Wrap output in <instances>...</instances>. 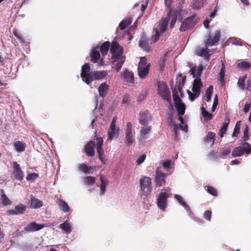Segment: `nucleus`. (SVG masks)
I'll return each mask as SVG.
<instances>
[{"instance_id":"obj_1","label":"nucleus","mask_w":251,"mask_h":251,"mask_svg":"<svg viewBox=\"0 0 251 251\" xmlns=\"http://www.w3.org/2000/svg\"><path fill=\"white\" fill-rule=\"evenodd\" d=\"M181 95V87L179 85L177 87H176L173 91V96L175 107L179 116L178 120L180 121L179 127L182 130L187 131L188 129L187 126L183 122V118L181 117V116L184 115L185 111V105L179 98V96Z\"/></svg>"},{"instance_id":"obj_2","label":"nucleus","mask_w":251,"mask_h":251,"mask_svg":"<svg viewBox=\"0 0 251 251\" xmlns=\"http://www.w3.org/2000/svg\"><path fill=\"white\" fill-rule=\"evenodd\" d=\"M107 74V71H95L91 72L89 65L85 64L82 66L80 76L84 82L90 85L93 80L104 78Z\"/></svg>"},{"instance_id":"obj_3","label":"nucleus","mask_w":251,"mask_h":251,"mask_svg":"<svg viewBox=\"0 0 251 251\" xmlns=\"http://www.w3.org/2000/svg\"><path fill=\"white\" fill-rule=\"evenodd\" d=\"M109 47L110 42H105L100 47L96 46L94 47L91 52V61L98 66L104 65V56L107 54Z\"/></svg>"},{"instance_id":"obj_4","label":"nucleus","mask_w":251,"mask_h":251,"mask_svg":"<svg viewBox=\"0 0 251 251\" xmlns=\"http://www.w3.org/2000/svg\"><path fill=\"white\" fill-rule=\"evenodd\" d=\"M110 52L112 54V67L119 71L125 61V56L123 55V48L116 42L112 43Z\"/></svg>"},{"instance_id":"obj_5","label":"nucleus","mask_w":251,"mask_h":251,"mask_svg":"<svg viewBox=\"0 0 251 251\" xmlns=\"http://www.w3.org/2000/svg\"><path fill=\"white\" fill-rule=\"evenodd\" d=\"M220 31L216 30L214 36H210L205 41V47H199L196 50V54L198 56L208 58L209 56V50L208 49V47L213 46L215 43L217 42L220 39Z\"/></svg>"},{"instance_id":"obj_6","label":"nucleus","mask_w":251,"mask_h":251,"mask_svg":"<svg viewBox=\"0 0 251 251\" xmlns=\"http://www.w3.org/2000/svg\"><path fill=\"white\" fill-rule=\"evenodd\" d=\"M171 12L170 11L166 15L165 18L162 19L159 23L156 26L154 29L155 34L152 37L153 41L156 42L159 38L161 34L165 32L166 27L168 25L170 18Z\"/></svg>"},{"instance_id":"obj_7","label":"nucleus","mask_w":251,"mask_h":251,"mask_svg":"<svg viewBox=\"0 0 251 251\" xmlns=\"http://www.w3.org/2000/svg\"><path fill=\"white\" fill-rule=\"evenodd\" d=\"M147 59L142 57L138 64V75L141 78H144L148 74L150 68V63L147 64Z\"/></svg>"},{"instance_id":"obj_8","label":"nucleus","mask_w":251,"mask_h":251,"mask_svg":"<svg viewBox=\"0 0 251 251\" xmlns=\"http://www.w3.org/2000/svg\"><path fill=\"white\" fill-rule=\"evenodd\" d=\"M140 189L143 194L146 196H148L152 190L151 181L150 177L143 176L140 179Z\"/></svg>"},{"instance_id":"obj_9","label":"nucleus","mask_w":251,"mask_h":251,"mask_svg":"<svg viewBox=\"0 0 251 251\" xmlns=\"http://www.w3.org/2000/svg\"><path fill=\"white\" fill-rule=\"evenodd\" d=\"M157 91L159 96L163 100L171 103V99L169 89L163 82H158Z\"/></svg>"},{"instance_id":"obj_10","label":"nucleus","mask_w":251,"mask_h":251,"mask_svg":"<svg viewBox=\"0 0 251 251\" xmlns=\"http://www.w3.org/2000/svg\"><path fill=\"white\" fill-rule=\"evenodd\" d=\"M134 141V132L132 127V124L128 122L125 129V143L127 146L129 147L133 143Z\"/></svg>"},{"instance_id":"obj_11","label":"nucleus","mask_w":251,"mask_h":251,"mask_svg":"<svg viewBox=\"0 0 251 251\" xmlns=\"http://www.w3.org/2000/svg\"><path fill=\"white\" fill-rule=\"evenodd\" d=\"M245 152L246 153H251V147L248 143H245L243 146L235 148L232 151V155L233 157L240 156Z\"/></svg>"},{"instance_id":"obj_12","label":"nucleus","mask_w":251,"mask_h":251,"mask_svg":"<svg viewBox=\"0 0 251 251\" xmlns=\"http://www.w3.org/2000/svg\"><path fill=\"white\" fill-rule=\"evenodd\" d=\"M167 175L162 171L161 167H158L155 170V182L157 186L164 185L166 182Z\"/></svg>"},{"instance_id":"obj_13","label":"nucleus","mask_w":251,"mask_h":251,"mask_svg":"<svg viewBox=\"0 0 251 251\" xmlns=\"http://www.w3.org/2000/svg\"><path fill=\"white\" fill-rule=\"evenodd\" d=\"M168 195L166 192H161L157 198L156 204L162 211H165L167 205V199Z\"/></svg>"},{"instance_id":"obj_14","label":"nucleus","mask_w":251,"mask_h":251,"mask_svg":"<svg viewBox=\"0 0 251 251\" xmlns=\"http://www.w3.org/2000/svg\"><path fill=\"white\" fill-rule=\"evenodd\" d=\"M13 172L12 174V177L15 179L22 180L24 177V172L22 171L20 165L16 162H13Z\"/></svg>"},{"instance_id":"obj_15","label":"nucleus","mask_w":251,"mask_h":251,"mask_svg":"<svg viewBox=\"0 0 251 251\" xmlns=\"http://www.w3.org/2000/svg\"><path fill=\"white\" fill-rule=\"evenodd\" d=\"M195 22V16H191L185 19L181 24L179 30L185 31L192 27Z\"/></svg>"},{"instance_id":"obj_16","label":"nucleus","mask_w":251,"mask_h":251,"mask_svg":"<svg viewBox=\"0 0 251 251\" xmlns=\"http://www.w3.org/2000/svg\"><path fill=\"white\" fill-rule=\"evenodd\" d=\"M45 227L44 224H38L33 222L27 225L24 228V230L26 232H34L39 230Z\"/></svg>"},{"instance_id":"obj_17","label":"nucleus","mask_w":251,"mask_h":251,"mask_svg":"<svg viewBox=\"0 0 251 251\" xmlns=\"http://www.w3.org/2000/svg\"><path fill=\"white\" fill-rule=\"evenodd\" d=\"M151 120V115L148 112L144 111L140 112L139 120L141 125L144 126H147Z\"/></svg>"},{"instance_id":"obj_18","label":"nucleus","mask_w":251,"mask_h":251,"mask_svg":"<svg viewBox=\"0 0 251 251\" xmlns=\"http://www.w3.org/2000/svg\"><path fill=\"white\" fill-rule=\"evenodd\" d=\"M151 130V126L142 127L139 132V139L142 141H145L149 137Z\"/></svg>"},{"instance_id":"obj_19","label":"nucleus","mask_w":251,"mask_h":251,"mask_svg":"<svg viewBox=\"0 0 251 251\" xmlns=\"http://www.w3.org/2000/svg\"><path fill=\"white\" fill-rule=\"evenodd\" d=\"M120 128L116 126H110L108 131V139L111 140L117 138L119 135Z\"/></svg>"},{"instance_id":"obj_20","label":"nucleus","mask_w":251,"mask_h":251,"mask_svg":"<svg viewBox=\"0 0 251 251\" xmlns=\"http://www.w3.org/2000/svg\"><path fill=\"white\" fill-rule=\"evenodd\" d=\"M59 227L67 234H69L73 230V225L69 220L61 224Z\"/></svg>"},{"instance_id":"obj_21","label":"nucleus","mask_w":251,"mask_h":251,"mask_svg":"<svg viewBox=\"0 0 251 251\" xmlns=\"http://www.w3.org/2000/svg\"><path fill=\"white\" fill-rule=\"evenodd\" d=\"M174 198L186 210L189 216H191L192 212L191 211L190 208L189 206L184 201L183 198L180 195L176 194L174 196Z\"/></svg>"},{"instance_id":"obj_22","label":"nucleus","mask_w":251,"mask_h":251,"mask_svg":"<svg viewBox=\"0 0 251 251\" xmlns=\"http://www.w3.org/2000/svg\"><path fill=\"white\" fill-rule=\"evenodd\" d=\"M109 86L106 82H103L100 84L98 88L100 97L104 98L107 94Z\"/></svg>"},{"instance_id":"obj_23","label":"nucleus","mask_w":251,"mask_h":251,"mask_svg":"<svg viewBox=\"0 0 251 251\" xmlns=\"http://www.w3.org/2000/svg\"><path fill=\"white\" fill-rule=\"evenodd\" d=\"M56 203L60 209L64 212H67L70 211V208L68 203L63 200L57 199Z\"/></svg>"},{"instance_id":"obj_24","label":"nucleus","mask_w":251,"mask_h":251,"mask_svg":"<svg viewBox=\"0 0 251 251\" xmlns=\"http://www.w3.org/2000/svg\"><path fill=\"white\" fill-rule=\"evenodd\" d=\"M95 143L92 141H89L85 147V151L86 154L89 156H93L95 154L94 147Z\"/></svg>"},{"instance_id":"obj_25","label":"nucleus","mask_w":251,"mask_h":251,"mask_svg":"<svg viewBox=\"0 0 251 251\" xmlns=\"http://www.w3.org/2000/svg\"><path fill=\"white\" fill-rule=\"evenodd\" d=\"M203 70V67L200 65L198 67H194L191 69V73L193 75V77L199 78L201 73Z\"/></svg>"},{"instance_id":"obj_26","label":"nucleus","mask_w":251,"mask_h":251,"mask_svg":"<svg viewBox=\"0 0 251 251\" xmlns=\"http://www.w3.org/2000/svg\"><path fill=\"white\" fill-rule=\"evenodd\" d=\"M43 205L42 201L31 196L30 207L33 208H40Z\"/></svg>"},{"instance_id":"obj_27","label":"nucleus","mask_w":251,"mask_h":251,"mask_svg":"<svg viewBox=\"0 0 251 251\" xmlns=\"http://www.w3.org/2000/svg\"><path fill=\"white\" fill-rule=\"evenodd\" d=\"M206 0H193L191 3V6L196 10L201 8L203 6V3Z\"/></svg>"},{"instance_id":"obj_28","label":"nucleus","mask_w":251,"mask_h":251,"mask_svg":"<svg viewBox=\"0 0 251 251\" xmlns=\"http://www.w3.org/2000/svg\"><path fill=\"white\" fill-rule=\"evenodd\" d=\"M201 86V79L200 78H195L194 81L192 91L193 92L196 93L200 92V89Z\"/></svg>"},{"instance_id":"obj_29","label":"nucleus","mask_w":251,"mask_h":251,"mask_svg":"<svg viewBox=\"0 0 251 251\" xmlns=\"http://www.w3.org/2000/svg\"><path fill=\"white\" fill-rule=\"evenodd\" d=\"M215 134L212 132H209L206 136L205 137V141L209 144L210 146L212 145L215 141Z\"/></svg>"},{"instance_id":"obj_30","label":"nucleus","mask_w":251,"mask_h":251,"mask_svg":"<svg viewBox=\"0 0 251 251\" xmlns=\"http://www.w3.org/2000/svg\"><path fill=\"white\" fill-rule=\"evenodd\" d=\"M160 165L161 168L162 169L163 167L166 171H170L173 166V164L170 160L164 161L160 163Z\"/></svg>"},{"instance_id":"obj_31","label":"nucleus","mask_w":251,"mask_h":251,"mask_svg":"<svg viewBox=\"0 0 251 251\" xmlns=\"http://www.w3.org/2000/svg\"><path fill=\"white\" fill-rule=\"evenodd\" d=\"M123 78L127 82L133 83V75L128 70H126L123 74Z\"/></svg>"},{"instance_id":"obj_32","label":"nucleus","mask_w":251,"mask_h":251,"mask_svg":"<svg viewBox=\"0 0 251 251\" xmlns=\"http://www.w3.org/2000/svg\"><path fill=\"white\" fill-rule=\"evenodd\" d=\"M100 179L101 181V184L100 186V195H103L105 192L106 187L108 184V180L106 179H104L102 176H100Z\"/></svg>"},{"instance_id":"obj_33","label":"nucleus","mask_w":251,"mask_h":251,"mask_svg":"<svg viewBox=\"0 0 251 251\" xmlns=\"http://www.w3.org/2000/svg\"><path fill=\"white\" fill-rule=\"evenodd\" d=\"M1 195L0 197V201L1 203L3 205H8L11 204V201L10 199L6 196V195L4 193L3 191L1 190Z\"/></svg>"},{"instance_id":"obj_34","label":"nucleus","mask_w":251,"mask_h":251,"mask_svg":"<svg viewBox=\"0 0 251 251\" xmlns=\"http://www.w3.org/2000/svg\"><path fill=\"white\" fill-rule=\"evenodd\" d=\"M229 123V119L228 118L225 120L223 124V126L220 131V136L222 137L223 135L227 130V128Z\"/></svg>"},{"instance_id":"obj_35","label":"nucleus","mask_w":251,"mask_h":251,"mask_svg":"<svg viewBox=\"0 0 251 251\" xmlns=\"http://www.w3.org/2000/svg\"><path fill=\"white\" fill-rule=\"evenodd\" d=\"M131 23V20L130 18L126 19L123 20L119 24V28L121 29H124L126 26Z\"/></svg>"},{"instance_id":"obj_36","label":"nucleus","mask_w":251,"mask_h":251,"mask_svg":"<svg viewBox=\"0 0 251 251\" xmlns=\"http://www.w3.org/2000/svg\"><path fill=\"white\" fill-rule=\"evenodd\" d=\"M139 45L144 50L147 51H149L150 50V47L146 40L142 39L139 42Z\"/></svg>"},{"instance_id":"obj_37","label":"nucleus","mask_w":251,"mask_h":251,"mask_svg":"<svg viewBox=\"0 0 251 251\" xmlns=\"http://www.w3.org/2000/svg\"><path fill=\"white\" fill-rule=\"evenodd\" d=\"M14 147L15 150L18 152H22L25 149V144L20 141L16 142L14 144Z\"/></svg>"},{"instance_id":"obj_38","label":"nucleus","mask_w":251,"mask_h":251,"mask_svg":"<svg viewBox=\"0 0 251 251\" xmlns=\"http://www.w3.org/2000/svg\"><path fill=\"white\" fill-rule=\"evenodd\" d=\"M83 180L85 185H91L95 182V178L91 176L84 177Z\"/></svg>"},{"instance_id":"obj_39","label":"nucleus","mask_w":251,"mask_h":251,"mask_svg":"<svg viewBox=\"0 0 251 251\" xmlns=\"http://www.w3.org/2000/svg\"><path fill=\"white\" fill-rule=\"evenodd\" d=\"M25 206L23 204H19L17 205L15 207L17 214H21L24 213L25 210Z\"/></svg>"},{"instance_id":"obj_40","label":"nucleus","mask_w":251,"mask_h":251,"mask_svg":"<svg viewBox=\"0 0 251 251\" xmlns=\"http://www.w3.org/2000/svg\"><path fill=\"white\" fill-rule=\"evenodd\" d=\"M201 109L202 115L203 117H204L205 119H206L207 120H210L212 119V114L208 112L206 110V109L203 107H202L201 108Z\"/></svg>"},{"instance_id":"obj_41","label":"nucleus","mask_w":251,"mask_h":251,"mask_svg":"<svg viewBox=\"0 0 251 251\" xmlns=\"http://www.w3.org/2000/svg\"><path fill=\"white\" fill-rule=\"evenodd\" d=\"M213 87L212 85L209 86L207 89L206 91V97L207 99V101H209L211 99L212 94L213 93Z\"/></svg>"},{"instance_id":"obj_42","label":"nucleus","mask_w":251,"mask_h":251,"mask_svg":"<svg viewBox=\"0 0 251 251\" xmlns=\"http://www.w3.org/2000/svg\"><path fill=\"white\" fill-rule=\"evenodd\" d=\"M38 177V174L35 173L29 174L26 176V180L31 182L34 181Z\"/></svg>"},{"instance_id":"obj_43","label":"nucleus","mask_w":251,"mask_h":251,"mask_svg":"<svg viewBox=\"0 0 251 251\" xmlns=\"http://www.w3.org/2000/svg\"><path fill=\"white\" fill-rule=\"evenodd\" d=\"M246 78V76H243L239 78L237 84L239 87L241 89V90L244 89L245 86V79Z\"/></svg>"},{"instance_id":"obj_44","label":"nucleus","mask_w":251,"mask_h":251,"mask_svg":"<svg viewBox=\"0 0 251 251\" xmlns=\"http://www.w3.org/2000/svg\"><path fill=\"white\" fill-rule=\"evenodd\" d=\"M79 170L84 173H87L90 169V167L87 166L85 164H81L79 165Z\"/></svg>"},{"instance_id":"obj_45","label":"nucleus","mask_w":251,"mask_h":251,"mask_svg":"<svg viewBox=\"0 0 251 251\" xmlns=\"http://www.w3.org/2000/svg\"><path fill=\"white\" fill-rule=\"evenodd\" d=\"M251 66V64L248 62L243 61L238 64V66L240 69H247Z\"/></svg>"},{"instance_id":"obj_46","label":"nucleus","mask_w":251,"mask_h":251,"mask_svg":"<svg viewBox=\"0 0 251 251\" xmlns=\"http://www.w3.org/2000/svg\"><path fill=\"white\" fill-rule=\"evenodd\" d=\"M231 151L230 148L229 147H224L221 151V155L223 158L230 153Z\"/></svg>"},{"instance_id":"obj_47","label":"nucleus","mask_w":251,"mask_h":251,"mask_svg":"<svg viewBox=\"0 0 251 251\" xmlns=\"http://www.w3.org/2000/svg\"><path fill=\"white\" fill-rule=\"evenodd\" d=\"M249 126L247 125H246L244 128V136L243 137V140L244 141L248 140L249 139Z\"/></svg>"},{"instance_id":"obj_48","label":"nucleus","mask_w":251,"mask_h":251,"mask_svg":"<svg viewBox=\"0 0 251 251\" xmlns=\"http://www.w3.org/2000/svg\"><path fill=\"white\" fill-rule=\"evenodd\" d=\"M225 66L224 64V63H222V66L220 70V72L219 73V78L220 79V80L223 81V79L224 78V75L225 74Z\"/></svg>"},{"instance_id":"obj_49","label":"nucleus","mask_w":251,"mask_h":251,"mask_svg":"<svg viewBox=\"0 0 251 251\" xmlns=\"http://www.w3.org/2000/svg\"><path fill=\"white\" fill-rule=\"evenodd\" d=\"M187 93L189 95V97L191 101H193L199 95V93H195L193 92V93L191 92L189 90H187Z\"/></svg>"},{"instance_id":"obj_50","label":"nucleus","mask_w":251,"mask_h":251,"mask_svg":"<svg viewBox=\"0 0 251 251\" xmlns=\"http://www.w3.org/2000/svg\"><path fill=\"white\" fill-rule=\"evenodd\" d=\"M206 191L210 194L213 196H216L217 195V191L216 190L211 186H207L206 187Z\"/></svg>"},{"instance_id":"obj_51","label":"nucleus","mask_w":251,"mask_h":251,"mask_svg":"<svg viewBox=\"0 0 251 251\" xmlns=\"http://www.w3.org/2000/svg\"><path fill=\"white\" fill-rule=\"evenodd\" d=\"M211 217V211L210 210H206L203 214V217L208 221H210Z\"/></svg>"},{"instance_id":"obj_52","label":"nucleus","mask_w":251,"mask_h":251,"mask_svg":"<svg viewBox=\"0 0 251 251\" xmlns=\"http://www.w3.org/2000/svg\"><path fill=\"white\" fill-rule=\"evenodd\" d=\"M146 155L145 154H142L137 159L136 163L137 165L142 164L145 160Z\"/></svg>"},{"instance_id":"obj_53","label":"nucleus","mask_w":251,"mask_h":251,"mask_svg":"<svg viewBox=\"0 0 251 251\" xmlns=\"http://www.w3.org/2000/svg\"><path fill=\"white\" fill-rule=\"evenodd\" d=\"M13 33L15 37H16L21 42H23V39L21 36L20 34L19 33L18 31L16 29H14L13 31Z\"/></svg>"},{"instance_id":"obj_54","label":"nucleus","mask_w":251,"mask_h":251,"mask_svg":"<svg viewBox=\"0 0 251 251\" xmlns=\"http://www.w3.org/2000/svg\"><path fill=\"white\" fill-rule=\"evenodd\" d=\"M240 131V126L236 124L234 129L233 132L232 133V136L236 137L239 134Z\"/></svg>"},{"instance_id":"obj_55","label":"nucleus","mask_w":251,"mask_h":251,"mask_svg":"<svg viewBox=\"0 0 251 251\" xmlns=\"http://www.w3.org/2000/svg\"><path fill=\"white\" fill-rule=\"evenodd\" d=\"M97 152L99 154V157L100 160H102V156L103 154V151L102 147H97Z\"/></svg>"},{"instance_id":"obj_56","label":"nucleus","mask_w":251,"mask_h":251,"mask_svg":"<svg viewBox=\"0 0 251 251\" xmlns=\"http://www.w3.org/2000/svg\"><path fill=\"white\" fill-rule=\"evenodd\" d=\"M129 100V95L128 94L125 95L123 99L122 102L123 103H128V101Z\"/></svg>"},{"instance_id":"obj_57","label":"nucleus","mask_w":251,"mask_h":251,"mask_svg":"<svg viewBox=\"0 0 251 251\" xmlns=\"http://www.w3.org/2000/svg\"><path fill=\"white\" fill-rule=\"evenodd\" d=\"M171 126L173 128V130L176 134V135L177 134V126L176 123H175L174 122H171Z\"/></svg>"},{"instance_id":"obj_58","label":"nucleus","mask_w":251,"mask_h":251,"mask_svg":"<svg viewBox=\"0 0 251 251\" xmlns=\"http://www.w3.org/2000/svg\"><path fill=\"white\" fill-rule=\"evenodd\" d=\"M103 144V140L102 138H97V147H102Z\"/></svg>"},{"instance_id":"obj_59","label":"nucleus","mask_w":251,"mask_h":251,"mask_svg":"<svg viewBox=\"0 0 251 251\" xmlns=\"http://www.w3.org/2000/svg\"><path fill=\"white\" fill-rule=\"evenodd\" d=\"M251 107V103H246L243 108V110L245 113L248 112Z\"/></svg>"},{"instance_id":"obj_60","label":"nucleus","mask_w":251,"mask_h":251,"mask_svg":"<svg viewBox=\"0 0 251 251\" xmlns=\"http://www.w3.org/2000/svg\"><path fill=\"white\" fill-rule=\"evenodd\" d=\"M233 45H236V46H242L243 43L242 42L239 40L235 39L234 41L232 42Z\"/></svg>"},{"instance_id":"obj_61","label":"nucleus","mask_w":251,"mask_h":251,"mask_svg":"<svg viewBox=\"0 0 251 251\" xmlns=\"http://www.w3.org/2000/svg\"><path fill=\"white\" fill-rule=\"evenodd\" d=\"M7 213L8 215H17L15 208L14 209L8 210Z\"/></svg>"},{"instance_id":"obj_62","label":"nucleus","mask_w":251,"mask_h":251,"mask_svg":"<svg viewBox=\"0 0 251 251\" xmlns=\"http://www.w3.org/2000/svg\"><path fill=\"white\" fill-rule=\"evenodd\" d=\"M176 21V19L175 18H173L172 20V21H171V24H170V27L171 28H172L174 26V25H175Z\"/></svg>"},{"instance_id":"obj_63","label":"nucleus","mask_w":251,"mask_h":251,"mask_svg":"<svg viewBox=\"0 0 251 251\" xmlns=\"http://www.w3.org/2000/svg\"><path fill=\"white\" fill-rule=\"evenodd\" d=\"M210 21L209 20H205L204 22H203V25H204V26H205V28H209V23Z\"/></svg>"},{"instance_id":"obj_64","label":"nucleus","mask_w":251,"mask_h":251,"mask_svg":"<svg viewBox=\"0 0 251 251\" xmlns=\"http://www.w3.org/2000/svg\"><path fill=\"white\" fill-rule=\"evenodd\" d=\"M247 88L249 91H251V79L248 80Z\"/></svg>"}]
</instances>
